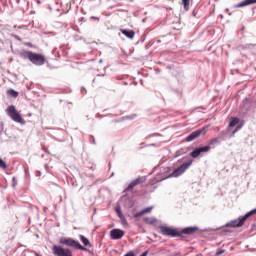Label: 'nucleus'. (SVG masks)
Instances as JSON below:
<instances>
[{"instance_id": "nucleus-1", "label": "nucleus", "mask_w": 256, "mask_h": 256, "mask_svg": "<svg viewBox=\"0 0 256 256\" xmlns=\"http://www.w3.org/2000/svg\"><path fill=\"white\" fill-rule=\"evenodd\" d=\"M21 57H23L24 59H28L33 63V65H38V66L45 65V61H47V59L45 58V55L27 51V50H23L21 52Z\"/></svg>"}, {"instance_id": "nucleus-2", "label": "nucleus", "mask_w": 256, "mask_h": 256, "mask_svg": "<svg viewBox=\"0 0 256 256\" xmlns=\"http://www.w3.org/2000/svg\"><path fill=\"white\" fill-rule=\"evenodd\" d=\"M6 111L12 121H15V123H20L21 125H25V119H23V117L21 116L19 111H17V108H15L14 105L9 106Z\"/></svg>"}, {"instance_id": "nucleus-3", "label": "nucleus", "mask_w": 256, "mask_h": 256, "mask_svg": "<svg viewBox=\"0 0 256 256\" xmlns=\"http://www.w3.org/2000/svg\"><path fill=\"white\" fill-rule=\"evenodd\" d=\"M61 245H66L67 247H74V249H79L80 251H86L89 253V249L82 246L78 241L73 240V238H61Z\"/></svg>"}, {"instance_id": "nucleus-4", "label": "nucleus", "mask_w": 256, "mask_h": 256, "mask_svg": "<svg viewBox=\"0 0 256 256\" xmlns=\"http://www.w3.org/2000/svg\"><path fill=\"white\" fill-rule=\"evenodd\" d=\"M255 215H256V208L246 213L244 216H240L238 219L230 221L226 225H244L245 221L254 219Z\"/></svg>"}, {"instance_id": "nucleus-5", "label": "nucleus", "mask_w": 256, "mask_h": 256, "mask_svg": "<svg viewBox=\"0 0 256 256\" xmlns=\"http://www.w3.org/2000/svg\"><path fill=\"white\" fill-rule=\"evenodd\" d=\"M158 229L162 235H165L166 237H181V233L175 228H171L169 226H158Z\"/></svg>"}, {"instance_id": "nucleus-6", "label": "nucleus", "mask_w": 256, "mask_h": 256, "mask_svg": "<svg viewBox=\"0 0 256 256\" xmlns=\"http://www.w3.org/2000/svg\"><path fill=\"white\" fill-rule=\"evenodd\" d=\"M191 165H193V160L183 163L181 166H179L177 169L173 171L170 177H179V175H183V172L187 171V169H189Z\"/></svg>"}, {"instance_id": "nucleus-7", "label": "nucleus", "mask_w": 256, "mask_h": 256, "mask_svg": "<svg viewBox=\"0 0 256 256\" xmlns=\"http://www.w3.org/2000/svg\"><path fill=\"white\" fill-rule=\"evenodd\" d=\"M53 255L56 256H73L71 250L63 248V246L54 245L52 248Z\"/></svg>"}, {"instance_id": "nucleus-8", "label": "nucleus", "mask_w": 256, "mask_h": 256, "mask_svg": "<svg viewBox=\"0 0 256 256\" xmlns=\"http://www.w3.org/2000/svg\"><path fill=\"white\" fill-rule=\"evenodd\" d=\"M209 151H211V147L210 146H204V147L195 148L190 153V157H192L193 159H197V157H199L201 155V153H209Z\"/></svg>"}, {"instance_id": "nucleus-9", "label": "nucleus", "mask_w": 256, "mask_h": 256, "mask_svg": "<svg viewBox=\"0 0 256 256\" xmlns=\"http://www.w3.org/2000/svg\"><path fill=\"white\" fill-rule=\"evenodd\" d=\"M145 181H147V178L143 176L136 178L128 185V187L125 189V192L127 193L129 191H133L134 187H137V185H142V183H145Z\"/></svg>"}, {"instance_id": "nucleus-10", "label": "nucleus", "mask_w": 256, "mask_h": 256, "mask_svg": "<svg viewBox=\"0 0 256 256\" xmlns=\"http://www.w3.org/2000/svg\"><path fill=\"white\" fill-rule=\"evenodd\" d=\"M124 235H125V231L118 228H114L110 231V239H112L113 241L123 239Z\"/></svg>"}, {"instance_id": "nucleus-11", "label": "nucleus", "mask_w": 256, "mask_h": 256, "mask_svg": "<svg viewBox=\"0 0 256 256\" xmlns=\"http://www.w3.org/2000/svg\"><path fill=\"white\" fill-rule=\"evenodd\" d=\"M195 231H199V227L197 226H189L186 227L184 229H182V231H180L179 233H181V239H185V236L183 235H193V233H195Z\"/></svg>"}, {"instance_id": "nucleus-12", "label": "nucleus", "mask_w": 256, "mask_h": 256, "mask_svg": "<svg viewBox=\"0 0 256 256\" xmlns=\"http://www.w3.org/2000/svg\"><path fill=\"white\" fill-rule=\"evenodd\" d=\"M205 133V128L196 130L192 132L187 138L186 141L190 143V141H195V139H198V137H201V135Z\"/></svg>"}, {"instance_id": "nucleus-13", "label": "nucleus", "mask_w": 256, "mask_h": 256, "mask_svg": "<svg viewBox=\"0 0 256 256\" xmlns=\"http://www.w3.org/2000/svg\"><path fill=\"white\" fill-rule=\"evenodd\" d=\"M256 0H244L236 5H234L235 9H241V7H247L248 5H255Z\"/></svg>"}, {"instance_id": "nucleus-14", "label": "nucleus", "mask_w": 256, "mask_h": 256, "mask_svg": "<svg viewBox=\"0 0 256 256\" xmlns=\"http://www.w3.org/2000/svg\"><path fill=\"white\" fill-rule=\"evenodd\" d=\"M153 209H154L153 206H149L147 208H144L140 212H137L136 214H134V217H141L143 215H147V213H151V211H153Z\"/></svg>"}, {"instance_id": "nucleus-15", "label": "nucleus", "mask_w": 256, "mask_h": 256, "mask_svg": "<svg viewBox=\"0 0 256 256\" xmlns=\"http://www.w3.org/2000/svg\"><path fill=\"white\" fill-rule=\"evenodd\" d=\"M122 35H125V37H128V39H133L135 37V31L133 30H120Z\"/></svg>"}, {"instance_id": "nucleus-16", "label": "nucleus", "mask_w": 256, "mask_h": 256, "mask_svg": "<svg viewBox=\"0 0 256 256\" xmlns=\"http://www.w3.org/2000/svg\"><path fill=\"white\" fill-rule=\"evenodd\" d=\"M80 241H82L83 245L85 247H93V245L91 244V242L87 239V237L80 235L79 236Z\"/></svg>"}, {"instance_id": "nucleus-17", "label": "nucleus", "mask_w": 256, "mask_h": 256, "mask_svg": "<svg viewBox=\"0 0 256 256\" xmlns=\"http://www.w3.org/2000/svg\"><path fill=\"white\" fill-rule=\"evenodd\" d=\"M145 223L148 225H159V220L156 218H144Z\"/></svg>"}, {"instance_id": "nucleus-18", "label": "nucleus", "mask_w": 256, "mask_h": 256, "mask_svg": "<svg viewBox=\"0 0 256 256\" xmlns=\"http://www.w3.org/2000/svg\"><path fill=\"white\" fill-rule=\"evenodd\" d=\"M7 93L10 95V97H14V99H16V97H19V92L13 89L8 90Z\"/></svg>"}, {"instance_id": "nucleus-19", "label": "nucleus", "mask_w": 256, "mask_h": 256, "mask_svg": "<svg viewBox=\"0 0 256 256\" xmlns=\"http://www.w3.org/2000/svg\"><path fill=\"white\" fill-rule=\"evenodd\" d=\"M239 123V118H232V120L229 123V127H235Z\"/></svg>"}, {"instance_id": "nucleus-20", "label": "nucleus", "mask_w": 256, "mask_h": 256, "mask_svg": "<svg viewBox=\"0 0 256 256\" xmlns=\"http://www.w3.org/2000/svg\"><path fill=\"white\" fill-rule=\"evenodd\" d=\"M185 11H189V0H181Z\"/></svg>"}, {"instance_id": "nucleus-21", "label": "nucleus", "mask_w": 256, "mask_h": 256, "mask_svg": "<svg viewBox=\"0 0 256 256\" xmlns=\"http://www.w3.org/2000/svg\"><path fill=\"white\" fill-rule=\"evenodd\" d=\"M116 212L120 219H123V213H121V206H116Z\"/></svg>"}, {"instance_id": "nucleus-22", "label": "nucleus", "mask_w": 256, "mask_h": 256, "mask_svg": "<svg viewBox=\"0 0 256 256\" xmlns=\"http://www.w3.org/2000/svg\"><path fill=\"white\" fill-rule=\"evenodd\" d=\"M0 169H7V163L0 158Z\"/></svg>"}, {"instance_id": "nucleus-23", "label": "nucleus", "mask_w": 256, "mask_h": 256, "mask_svg": "<svg viewBox=\"0 0 256 256\" xmlns=\"http://www.w3.org/2000/svg\"><path fill=\"white\" fill-rule=\"evenodd\" d=\"M223 253H225V250L219 248V249L216 251L215 256L223 255Z\"/></svg>"}, {"instance_id": "nucleus-24", "label": "nucleus", "mask_w": 256, "mask_h": 256, "mask_svg": "<svg viewBox=\"0 0 256 256\" xmlns=\"http://www.w3.org/2000/svg\"><path fill=\"white\" fill-rule=\"evenodd\" d=\"M139 229H140V233H145V229L143 228V225H140Z\"/></svg>"}, {"instance_id": "nucleus-25", "label": "nucleus", "mask_w": 256, "mask_h": 256, "mask_svg": "<svg viewBox=\"0 0 256 256\" xmlns=\"http://www.w3.org/2000/svg\"><path fill=\"white\" fill-rule=\"evenodd\" d=\"M147 255H149V251L143 252L140 256H147Z\"/></svg>"}, {"instance_id": "nucleus-26", "label": "nucleus", "mask_w": 256, "mask_h": 256, "mask_svg": "<svg viewBox=\"0 0 256 256\" xmlns=\"http://www.w3.org/2000/svg\"><path fill=\"white\" fill-rule=\"evenodd\" d=\"M26 47H33V44L30 42L25 43Z\"/></svg>"}, {"instance_id": "nucleus-27", "label": "nucleus", "mask_w": 256, "mask_h": 256, "mask_svg": "<svg viewBox=\"0 0 256 256\" xmlns=\"http://www.w3.org/2000/svg\"><path fill=\"white\" fill-rule=\"evenodd\" d=\"M239 129H241V126H237V128L233 131V133H237V131H239Z\"/></svg>"}, {"instance_id": "nucleus-28", "label": "nucleus", "mask_w": 256, "mask_h": 256, "mask_svg": "<svg viewBox=\"0 0 256 256\" xmlns=\"http://www.w3.org/2000/svg\"><path fill=\"white\" fill-rule=\"evenodd\" d=\"M239 129H241V126H237V128L233 131V133H237V131H239Z\"/></svg>"}, {"instance_id": "nucleus-29", "label": "nucleus", "mask_w": 256, "mask_h": 256, "mask_svg": "<svg viewBox=\"0 0 256 256\" xmlns=\"http://www.w3.org/2000/svg\"><path fill=\"white\" fill-rule=\"evenodd\" d=\"M213 143H217V139H214L210 142V145H213Z\"/></svg>"}, {"instance_id": "nucleus-30", "label": "nucleus", "mask_w": 256, "mask_h": 256, "mask_svg": "<svg viewBox=\"0 0 256 256\" xmlns=\"http://www.w3.org/2000/svg\"><path fill=\"white\" fill-rule=\"evenodd\" d=\"M91 19H95L96 21H99V17L92 16Z\"/></svg>"}, {"instance_id": "nucleus-31", "label": "nucleus", "mask_w": 256, "mask_h": 256, "mask_svg": "<svg viewBox=\"0 0 256 256\" xmlns=\"http://www.w3.org/2000/svg\"><path fill=\"white\" fill-rule=\"evenodd\" d=\"M230 227H241V225H232Z\"/></svg>"}, {"instance_id": "nucleus-32", "label": "nucleus", "mask_w": 256, "mask_h": 256, "mask_svg": "<svg viewBox=\"0 0 256 256\" xmlns=\"http://www.w3.org/2000/svg\"><path fill=\"white\" fill-rule=\"evenodd\" d=\"M223 231H224V233H227L228 230L224 229Z\"/></svg>"}, {"instance_id": "nucleus-33", "label": "nucleus", "mask_w": 256, "mask_h": 256, "mask_svg": "<svg viewBox=\"0 0 256 256\" xmlns=\"http://www.w3.org/2000/svg\"><path fill=\"white\" fill-rule=\"evenodd\" d=\"M226 11H229V9H226Z\"/></svg>"}]
</instances>
